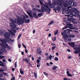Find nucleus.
<instances>
[{"instance_id": "f257e3e1", "label": "nucleus", "mask_w": 80, "mask_h": 80, "mask_svg": "<svg viewBox=\"0 0 80 80\" xmlns=\"http://www.w3.org/2000/svg\"><path fill=\"white\" fill-rule=\"evenodd\" d=\"M63 5L65 8L63 9L62 13L64 14V13L66 14H68V15H65V16L67 17L75 16L76 17V15H79V13L76 8H72V6H68L66 4H64ZM73 12L74 13V14H75L76 15H72L74 14Z\"/></svg>"}, {"instance_id": "f03ea898", "label": "nucleus", "mask_w": 80, "mask_h": 80, "mask_svg": "<svg viewBox=\"0 0 80 80\" xmlns=\"http://www.w3.org/2000/svg\"><path fill=\"white\" fill-rule=\"evenodd\" d=\"M41 5L42 10L43 12H47V13H50V12L51 11V9L50 8H52L55 7V6L51 3V1H49L48 3L45 2V5L43 4V2L44 1L43 0H38Z\"/></svg>"}, {"instance_id": "7ed1b4c3", "label": "nucleus", "mask_w": 80, "mask_h": 80, "mask_svg": "<svg viewBox=\"0 0 80 80\" xmlns=\"http://www.w3.org/2000/svg\"><path fill=\"white\" fill-rule=\"evenodd\" d=\"M68 19H67V21H69L68 22H67L66 20H64L63 21L64 22L63 23V25H66L65 23H66L67 26H65L64 28H62L63 30H64V29H66L67 28H69L71 29H78V28L77 27H73L72 26V24H70V22H72L73 24H77V22L75 21H73V20H75V19H74L73 18V16H71V17H68Z\"/></svg>"}, {"instance_id": "20e7f679", "label": "nucleus", "mask_w": 80, "mask_h": 80, "mask_svg": "<svg viewBox=\"0 0 80 80\" xmlns=\"http://www.w3.org/2000/svg\"><path fill=\"white\" fill-rule=\"evenodd\" d=\"M0 41L1 42H2V43H0V46L2 47L0 48V54L3 55V52H4V53H7V50H5V48H8V49L11 50V48L10 47L8 46V44L7 43V41L6 39H5V40H4L2 38H1L0 39Z\"/></svg>"}, {"instance_id": "39448f33", "label": "nucleus", "mask_w": 80, "mask_h": 80, "mask_svg": "<svg viewBox=\"0 0 80 80\" xmlns=\"http://www.w3.org/2000/svg\"><path fill=\"white\" fill-rule=\"evenodd\" d=\"M16 17L17 19H18V23L19 25H21V24H23L24 23V22L25 23H29L30 22V19H28L26 20V17L23 15L19 16L18 15H16Z\"/></svg>"}, {"instance_id": "423d86ee", "label": "nucleus", "mask_w": 80, "mask_h": 80, "mask_svg": "<svg viewBox=\"0 0 80 80\" xmlns=\"http://www.w3.org/2000/svg\"><path fill=\"white\" fill-rule=\"evenodd\" d=\"M63 2V0H53L52 1L54 5H58L59 6L56 8V10H57L58 12H59L60 10V7L62 5V2Z\"/></svg>"}, {"instance_id": "0eeeda50", "label": "nucleus", "mask_w": 80, "mask_h": 80, "mask_svg": "<svg viewBox=\"0 0 80 80\" xmlns=\"http://www.w3.org/2000/svg\"><path fill=\"white\" fill-rule=\"evenodd\" d=\"M15 19V20H14L12 18L10 19V21L12 22L10 23V26L11 27H12V28H16L17 27V25L15 24V23H17V24H18V19Z\"/></svg>"}, {"instance_id": "6e6552de", "label": "nucleus", "mask_w": 80, "mask_h": 80, "mask_svg": "<svg viewBox=\"0 0 80 80\" xmlns=\"http://www.w3.org/2000/svg\"><path fill=\"white\" fill-rule=\"evenodd\" d=\"M74 0H69V2H65V0H64V2L65 3L64 4H66L68 6H71V5H72L73 7H77V2H73L72 4V2H73Z\"/></svg>"}, {"instance_id": "1a4fd4ad", "label": "nucleus", "mask_w": 80, "mask_h": 80, "mask_svg": "<svg viewBox=\"0 0 80 80\" xmlns=\"http://www.w3.org/2000/svg\"><path fill=\"white\" fill-rule=\"evenodd\" d=\"M70 31L72 32L71 30L68 29L67 30H64V32L62 33V35H64L63 37L64 39H65L68 37V36L67 35V33H70Z\"/></svg>"}, {"instance_id": "9d476101", "label": "nucleus", "mask_w": 80, "mask_h": 80, "mask_svg": "<svg viewBox=\"0 0 80 80\" xmlns=\"http://www.w3.org/2000/svg\"><path fill=\"white\" fill-rule=\"evenodd\" d=\"M4 36L5 38H6V40L7 42H10L11 41V39L10 38V33L8 32H6V33L4 34Z\"/></svg>"}, {"instance_id": "9b49d317", "label": "nucleus", "mask_w": 80, "mask_h": 80, "mask_svg": "<svg viewBox=\"0 0 80 80\" xmlns=\"http://www.w3.org/2000/svg\"><path fill=\"white\" fill-rule=\"evenodd\" d=\"M74 50H75V51H74V52L75 54L78 53L79 52H80V46L77 45L76 46V47L74 48Z\"/></svg>"}, {"instance_id": "f8f14e48", "label": "nucleus", "mask_w": 80, "mask_h": 80, "mask_svg": "<svg viewBox=\"0 0 80 80\" xmlns=\"http://www.w3.org/2000/svg\"><path fill=\"white\" fill-rule=\"evenodd\" d=\"M32 11L34 12V13H36L37 11V12H38L39 13H42V12H46L45 11H43V10H42V9L41 8V10H40L39 9L37 8L36 9V8H33L32 9Z\"/></svg>"}, {"instance_id": "ddd939ff", "label": "nucleus", "mask_w": 80, "mask_h": 80, "mask_svg": "<svg viewBox=\"0 0 80 80\" xmlns=\"http://www.w3.org/2000/svg\"><path fill=\"white\" fill-rule=\"evenodd\" d=\"M8 32H10L11 33H12L13 35H14V36L15 35V33H16V30L13 29L12 30H8Z\"/></svg>"}, {"instance_id": "4468645a", "label": "nucleus", "mask_w": 80, "mask_h": 80, "mask_svg": "<svg viewBox=\"0 0 80 80\" xmlns=\"http://www.w3.org/2000/svg\"><path fill=\"white\" fill-rule=\"evenodd\" d=\"M6 32V31L5 30H0V35H4Z\"/></svg>"}, {"instance_id": "2eb2a0df", "label": "nucleus", "mask_w": 80, "mask_h": 80, "mask_svg": "<svg viewBox=\"0 0 80 80\" xmlns=\"http://www.w3.org/2000/svg\"><path fill=\"white\" fill-rule=\"evenodd\" d=\"M37 53L39 55H40L42 53V51L41 50V48H38L37 49Z\"/></svg>"}, {"instance_id": "dca6fc26", "label": "nucleus", "mask_w": 80, "mask_h": 80, "mask_svg": "<svg viewBox=\"0 0 80 80\" xmlns=\"http://www.w3.org/2000/svg\"><path fill=\"white\" fill-rule=\"evenodd\" d=\"M68 44L72 47H75V42H68Z\"/></svg>"}, {"instance_id": "f3484780", "label": "nucleus", "mask_w": 80, "mask_h": 80, "mask_svg": "<svg viewBox=\"0 0 80 80\" xmlns=\"http://www.w3.org/2000/svg\"><path fill=\"white\" fill-rule=\"evenodd\" d=\"M27 13L28 15L31 18H33V15H32V11H31L30 12H27Z\"/></svg>"}, {"instance_id": "a211bd4d", "label": "nucleus", "mask_w": 80, "mask_h": 80, "mask_svg": "<svg viewBox=\"0 0 80 80\" xmlns=\"http://www.w3.org/2000/svg\"><path fill=\"white\" fill-rule=\"evenodd\" d=\"M67 73L68 77H73V75L71 74L70 73L69 71H67Z\"/></svg>"}, {"instance_id": "6ab92c4d", "label": "nucleus", "mask_w": 80, "mask_h": 80, "mask_svg": "<svg viewBox=\"0 0 80 80\" xmlns=\"http://www.w3.org/2000/svg\"><path fill=\"white\" fill-rule=\"evenodd\" d=\"M33 16L34 17L36 18H38V16L37 15V14L35 13H33Z\"/></svg>"}, {"instance_id": "aec40b11", "label": "nucleus", "mask_w": 80, "mask_h": 80, "mask_svg": "<svg viewBox=\"0 0 80 80\" xmlns=\"http://www.w3.org/2000/svg\"><path fill=\"white\" fill-rule=\"evenodd\" d=\"M58 68V67L57 66H54L53 68H52V70H56V69H57Z\"/></svg>"}, {"instance_id": "412c9836", "label": "nucleus", "mask_w": 80, "mask_h": 80, "mask_svg": "<svg viewBox=\"0 0 80 80\" xmlns=\"http://www.w3.org/2000/svg\"><path fill=\"white\" fill-rule=\"evenodd\" d=\"M58 33V30H57L55 31V32L54 33V34L55 35H57Z\"/></svg>"}, {"instance_id": "4be33fe9", "label": "nucleus", "mask_w": 80, "mask_h": 80, "mask_svg": "<svg viewBox=\"0 0 80 80\" xmlns=\"http://www.w3.org/2000/svg\"><path fill=\"white\" fill-rule=\"evenodd\" d=\"M22 69H20V73H21V74H22V75H23V74H24L23 73V71H22Z\"/></svg>"}, {"instance_id": "5701e85b", "label": "nucleus", "mask_w": 80, "mask_h": 80, "mask_svg": "<svg viewBox=\"0 0 80 80\" xmlns=\"http://www.w3.org/2000/svg\"><path fill=\"white\" fill-rule=\"evenodd\" d=\"M43 15V14L42 13H38V17H40L42 15Z\"/></svg>"}, {"instance_id": "b1692460", "label": "nucleus", "mask_w": 80, "mask_h": 80, "mask_svg": "<svg viewBox=\"0 0 80 80\" xmlns=\"http://www.w3.org/2000/svg\"><path fill=\"white\" fill-rule=\"evenodd\" d=\"M5 58V56H3L2 55H0V59H3V58Z\"/></svg>"}, {"instance_id": "393cba45", "label": "nucleus", "mask_w": 80, "mask_h": 80, "mask_svg": "<svg viewBox=\"0 0 80 80\" xmlns=\"http://www.w3.org/2000/svg\"><path fill=\"white\" fill-rule=\"evenodd\" d=\"M25 61L26 62H27V63L28 64L29 63V62H28V60L27 58H25Z\"/></svg>"}, {"instance_id": "a878e982", "label": "nucleus", "mask_w": 80, "mask_h": 80, "mask_svg": "<svg viewBox=\"0 0 80 80\" xmlns=\"http://www.w3.org/2000/svg\"><path fill=\"white\" fill-rule=\"evenodd\" d=\"M34 76L35 77V78H37V74L36 73H34Z\"/></svg>"}, {"instance_id": "bb28decb", "label": "nucleus", "mask_w": 80, "mask_h": 80, "mask_svg": "<svg viewBox=\"0 0 80 80\" xmlns=\"http://www.w3.org/2000/svg\"><path fill=\"white\" fill-rule=\"evenodd\" d=\"M69 37L70 38H74V37H75V36L74 35H70L69 36Z\"/></svg>"}, {"instance_id": "cd10ccee", "label": "nucleus", "mask_w": 80, "mask_h": 80, "mask_svg": "<svg viewBox=\"0 0 80 80\" xmlns=\"http://www.w3.org/2000/svg\"><path fill=\"white\" fill-rule=\"evenodd\" d=\"M21 36H22V34H19L18 37V39H20V38Z\"/></svg>"}, {"instance_id": "c85d7f7f", "label": "nucleus", "mask_w": 80, "mask_h": 80, "mask_svg": "<svg viewBox=\"0 0 80 80\" xmlns=\"http://www.w3.org/2000/svg\"><path fill=\"white\" fill-rule=\"evenodd\" d=\"M53 21H51L49 23V24L48 25H51V24H52V23H53Z\"/></svg>"}, {"instance_id": "c756f323", "label": "nucleus", "mask_w": 80, "mask_h": 80, "mask_svg": "<svg viewBox=\"0 0 80 80\" xmlns=\"http://www.w3.org/2000/svg\"><path fill=\"white\" fill-rule=\"evenodd\" d=\"M49 58L50 60H52V56L51 55H50L49 57Z\"/></svg>"}, {"instance_id": "7c9ffc66", "label": "nucleus", "mask_w": 80, "mask_h": 80, "mask_svg": "<svg viewBox=\"0 0 80 80\" xmlns=\"http://www.w3.org/2000/svg\"><path fill=\"white\" fill-rule=\"evenodd\" d=\"M68 41H69V42H71L72 41V38H68Z\"/></svg>"}, {"instance_id": "2f4dec72", "label": "nucleus", "mask_w": 80, "mask_h": 80, "mask_svg": "<svg viewBox=\"0 0 80 80\" xmlns=\"http://www.w3.org/2000/svg\"><path fill=\"white\" fill-rule=\"evenodd\" d=\"M52 40L53 41H55L56 40V37H54L52 38Z\"/></svg>"}, {"instance_id": "473e14b6", "label": "nucleus", "mask_w": 80, "mask_h": 80, "mask_svg": "<svg viewBox=\"0 0 80 80\" xmlns=\"http://www.w3.org/2000/svg\"><path fill=\"white\" fill-rule=\"evenodd\" d=\"M54 59L55 60H56V61H58V58L57 57H55Z\"/></svg>"}, {"instance_id": "72a5a7b5", "label": "nucleus", "mask_w": 80, "mask_h": 80, "mask_svg": "<svg viewBox=\"0 0 80 80\" xmlns=\"http://www.w3.org/2000/svg\"><path fill=\"white\" fill-rule=\"evenodd\" d=\"M15 41V40H12V39H11V41H9V42H8V43H10L11 42H13V41Z\"/></svg>"}, {"instance_id": "f704fd0d", "label": "nucleus", "mask_w": 80, "mask_h": 80, "mask_svg": "<svg viewBox=\"0 0 80 80\" xmlns=\"http://www.w3.org/2000/svg\"><path fill=\"white\" fill-rule=\"evenodd\" d=\"M55 48H56V46L52 47V50H54Z\"/></svg>"}, {"instance_id": "c9c22d12", "label": "nucleus", "mask_w": 80, "mask_h": 80, "mask_svg": "<svg viewBox=\"0 0 80 80\" xmlns=\"http://www.w3.org/2000/svg\"><path fill=\"white\" fill-rule=\"evenodd\" d=\"M40 63L37 64V67L38 68L40 67Z\"/></svg>"}, {"instance_id": "e433bc0d", "label": "nucleus", "mask_w": 80, "mask_h": 80, "mask_svg": "<svg viewBox=\"0 0 80 80\" xmlns=\"http://www.w3.org/2000/svg\"><path fill=\"white\" fill-rule=\"evenodd\" d=\"M40 61L39 60V59H38L37 60V63L38 64V63H40Z\"/></svg>"}, {"instance_id": "4c0bfd02", "label": "nucleus", "mask_w": 80, "mask_h": 80, "mask_svg": "<svg viewBox=\"0 0 80 80\" xmlns=\"http://www.w3.org/2000/svg\"><path fill=\"white\" fill-rule=\"evenodd\" d=\"M18 48H21V44H18Z\"/></svg>"}, {"instance_id": "58836bf2", "label": "nucleus", "mask_w": 80, "mask_h": 80, "mask_svg": "<svg viewBox=\"0 0 80 80\" xmlns=\"http://www.w3.org/2000/svg\"><path fill=\"white\" fill-rule=\"evenodd\" d=\"M2 61H3V63H5V62H6V60L5 59H3Z\"/></svg>"}, {"instance_id": "ea45409f", "label": "nucleus", "mask_w": 80, "mask_h": 80, "mask_svg": "<svg viewBox=\"0 0 80 80\" xmlns=\"http://www.w3.org/2000/svg\"><path fill=\"white\" fill-rule=\"evenodd\" d=\"M17 62H16L15 63V67H17Z\"/></svg>"}, {"instance_id": "a19ab883", "label": "nucleus", "mask_w": 80, "mask_h": 80, "mask_svg": "<svg viewBox=\"0 0 80 80\" xmlns=\"http://www.w3.org/2000/svg\"><path fill=\"white\" fill-rule=\"evenodd\" d=\"M15 78L14 77H13L11 79V80H15Z\"/></svg>"}, {"instance_id": "79ce46f5", "label": "nucleus", "mask_w": 80, "mask_h": 80, "mask_svg": "<svg viewBox=\"0 0 80 80\" xmlns=\"http://www.w3.org/2000/svg\"><path fill=\"white\" fill-rule=\"evenodd\" d=\"M25 15L27 17V18H29V17L27 15L25 14Z\"/></svg>"}, {"instance_id": "37998d69", "label": "nucleus", "mask_w": 80, "mask_h": 80, "mask_svg": "<svg viewBox=\"0 0 80 80\" xmlns=\"http://www.w3.org/2000/svg\"><path fill=\"white\" fill-rule=\"evenodd\" d=\"M4 72V70L2 69H0V72Z\"/></svg>"}, {"instance_id": "c03bdc74", "label": "nucleus", "mask_w": 80, "mask_h": 80, "mask_svg": "<svg viewBox=\"0 0 80 80\" xmlns=\"http://www.w3.org/2000/svg\"><path fill=\"white\" fill-rule=\"evenodd\" d=\"M22 46H23V47H24V48H27V47H26V46H25V45H24V44H22Z\"/></svg>"}, {"instance_id": "a18cd8bd", "label": "nucleus", "mask_w": 80, "mask_h": 80, "mask_svg": "<svg viewBox=\"0 0 80 80\" xmlns=\"http://www.w3.org/2000/svg\"><path fill=\"white\" fill-rule=\"evenodd\" d=\"M2 66V67H4L5 66V65H4V64H0V66Z\"/></svg>"}, {"instance_id": "49530a36", "label": "nucleus", "mask_w": 80, "mask_h": 80, "mask_svg": "<svg viewBox=\"0 0 80 80\" xmlns=\"http://www.w3.org/2000/svg\"><path fill=\"white\" fill-rule=\"evenodd\" d=\"M52 46H54V47H55L56 45L54 43H52Z\"/></svg>"}, {"instance_id": "de8ad7c7", "label": "nucleus", "mask_w": 80, "mask_h": 80, "mask_svg": "<svg viewBox=\"0 0 80 80\" xmlns=\"http://www.w3.org/2000/svg\"><path fill=\"white\" fill-rule=\"evenodd\" d=\"M3 73L5 75H7V73H6L5 72H3Z\"/></svg>"}, {"instance_id": "09e8293b", "label": "nucleus", "mask_w": 80, "mask_h": 80, "mask_svg": "<svg viewBox=\"0 0 80 80\" xmlns=\"http://www.w3.org/2000/svg\"><path fill=\"white\" fill-rule=\"evenodd\" d=\"M3 77V75L2 74H0V77Z\"/></svg>"}, {"instance_id": "8fccbe9b", "label": "nucleus", "mask_w": 80, "mask_h": 80, "mask_svg": "<svg viewBox=\"0 0 80 80\" xmlns=\"http://www.w3.org/2000/svg\"><path fill=\"white\" fill-rule=\"evenodd\" d=\"M44 74L45 75H48V74L46 72H44Z\"/></svg>"}, {"instance_id": "3c124183", "label": "nucleus", "mask_w": 80, "mask_h": 80, "mask_svg": "<svg viewBox=\"0 0 80 80\" xmlns=\"http://www.w3.org/2000/svg\"><path fill=\"white\" fill-rule=\"evenodd\" d=\"M51 35H52V34L51 33H50L48 34V36L49 37H51Z\"/></svg>"}, {"instance_id": "603ef678", "label": "nucleus", "mask_w": 80, "mask_h": 80, "mask_svg": "<svg viewBox=\"0 0 80 80\" xmlns=\"http://www.w3.org/2000/svg\"><path fill=\"white\" fill-rule=\"evenodd\" d=\"M8 61H9V62H12V59H8Z\"/></svg>"}, {"instance_id": "864d4df0", "label": "nucleus", "mask_w": 80, "mask_h": 80, "mask_svg": "<svg viewBox=\"0 0 80 80\" xmlns=\"http://www.w3.org/2000/svg\"><path fill=\"white\" fill-rule=\"evenodd\" d=\"M56 55H57V56H58L59 55V54H58V52H56Z\"/></svg>"}, {"instance_id": "5fc2aeb1", "label": "nucleus", "mask_w": 80, "mask_h": 80, "mask_svg": "<svg viewBox=\"0 0 80 80\" xmlns=\"http://www.w3.org/2000/svg\"><path fill=\"white\" fill-rule=\"evenodd\" d=\"M46 64H47V66H48V67L50 66V65H49V64L48 62Z\"/></svg>"}, {"instance_id": "6e6d98bb", "label": "nucleus", "mask_w": 80, "mask_h": 80, "mask_svg": "<svg viewBox=\"0 0 80 80\" xmlns=\"http://www.w3.org/2000/svg\"><path fill=\"white\" fill-rule=\"evenodd\" d=\"M25 51L26 53H28V51L27 50V49H25Z\"/></svg>"}, {"instance_id": "4d7b16f0", "label": "nucleus", "mask_w": 80, "mask_h": 80, "mask_svg": "<svg viewBox=\"0 0 80 80\" xmlns=\"http://www.w3.org/2000/svg\"><path fill=\"white\" fill-rule=\"evenodd\" d=\"M38 59H39V60H41L42 59V58H41V57H39L38 58Z\"/></svg>"}, {"instance_id": "13d9d810", "label": "nucleus", "mask_w": 80, "mask_h": 80, "mask_svg": "<svg viewBox=\"0 0 80 80\" xmlns=\"http://www.w3.org/2000/svg\"><path fill=\"white\" fill-rule=\"evenodd\" d=\"M36 7H37L38 8H40V6L39 5H37Z\"/></svg>"}, {"instance_id": "bf43d9fd", "label": "nucleus", "mask_w": 80, "mask_h": 80, "mask_svg": "<svg viewBox=\"0 0 80 80\" xmlns=\"http://www.w3.org/2000/svg\"><path fill=\"white\" fill-rule=\"evenodd\" d=\"M12 71H13V72H14L15 71V68H12Z\"/></svg>"}, {"instance_id": "052dcab7", "label": "nucleus", "mask_w": 80, "mask_h": 80, "mask_svg": "<svg viewBox=\"0 0 80 80\" xmlns=\"http://www.w3.org/2000/svg\"><path fill=\"white\" fill-rule=\"evenodd\" d=\"M79 57V59L80 60V52L78 54Z\"/></svg>"}, {"instance_id": "680f3d73", "label": "nucleus", "mask_w": 80, "mask_h": 80, "mask_svg": "<svg viewBox=\"0 0 80 80\" xmlns=\"http://www.w3.org/2000/svg\"><path fill=\"white\" fill-rule=\"evenodd\" d=\"M33 33H35V30H33Z\"/></svg>"}, {"instance_id": "e2e57ef3", "label": "nucleus", "mask_w": 80, "mask_h": 80, "mask_svg": "<svg viewBox=\"0 0 80 80\" xmlns=\"http://www.w3.org/2000/svg\"><path fill=\"white\" fill-rule=\"evenodd\" d=\"M68 58H69V59H70V58H72V57L71 56H69L68 57Z\"/></svg>"}, {"instance_id": "0e129e2a", "label": "nucleus", "mask_w": 80, "mask_h": 80, "mask_svg": "<svg viewBox=\"0 0 80 80\" xmlns=\"http://www.w3.org/2000/svg\"><path fill=\"white\" fill-rule=\"evenodd\" d=\"M0 63H2V64H4V63H3V62H2L1 61H0Z\"/></svg>"}, {"instance_id": "69168bd1", "label": "nucleus", "mask_w": 80, "mask_h": 80, "mask_svg": "<svg viewBox=\"0 0 80 80\" xmlns=\"http://www.w3.org/2000/svg\"><path fill=\"white\" fill-rule=\"evenodd\" d=\"M23 61L24 62H25V58H23Z\"/></svg>"}, {"instance_id": "338daca9", "label": "nucleus", "mask_w": 80, "mask_h": 80, "mask_svg": "<svg viewBox=\"0 0 80 80\" xmlns=\"http://www.w3.org/2000/svg\"><path fill=\"white\" fill-rule=\"evenodd\" d=\"M32 60H34V58L33 57H32Z\"/></svg>"}, {"instance_id": "774afa93", "label": "nucleus", "mask_w": 80, "mask_h": 80, "mask_svg": "<svg viewBox=\"0 0 80 80\" xmlns=\"http://www.w3.org/2000/svg\"><path fill=\"white\" fill-rule=\"evenodd\" d=\"M0 80H5L4 79L2 78H0Z\"/></svg>"}]
</instances>
